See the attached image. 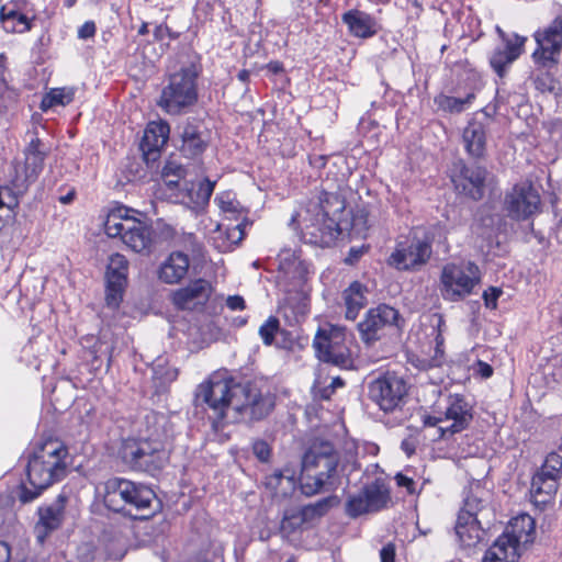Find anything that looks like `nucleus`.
<instances>
[{
	"label": "nucleus",
	"mask_w": 562,
	"mask_h": 562,
	"mask_svg": "<svg viewBox=\"0 0 562 562\" xmlns=\"http://www.w3.org/2000/svg\"><path fill=\"white\" fill-rule=\"evenodd\" d=\"M196 398L205 403L220 420L229 418L259 420L272 408L270 398L263 396L252 383H236L226 372H216L200 384Z\"/></svg>",
	"instance_id": "1"
},
{
	"label": "nucleus",
	"mask_w": 562,
	"mask_h": 562,
	"mask_svg": "<svg viewBox=\"0 0 562 562\" xmlns=\"http://www.w3.org/2000/svg\"><path fill=\"white\" fill-rule=\"evenodd\" d=\"M68 450L58 439H47L40 443L29 457L26 475L19 494L21 503L37 498L43 491L66 476Z\"/></svg>",
	"instance_id": "2"
},
{
	"label": "nucleus",
	"mask_w": 562,
	"mask_h": 562,
	"mask_svg": "<svg viewBox=\"0 0 562 562\" xmlns=\"http://www.w3.org/2000/svg\"><path fill=\"white\" fill-rule=\"evenodd\" d=\"M338 454L333 443L315 439L302 458V488L305 494H315L336 474Z\"/></svg>",
	"instance_id": "3"
},
{
	"label": "nucleus",
	"mask_w": 562,
	"mask_h": 562,
	"mask_svg": "<svg viewBox=\"0 0 562 562\" xmlns=\"http://www.w3.org/2000/svg\"><path fill=\"white\" fill-rule=\"evenodd\" d=\"M425 427L436 428L437 439L447 440L465 430L472 419V406L460 394H450L431 413L422 415Z\"/></svg>",
	"instance_id": "4"
},
{
	"label": "nucleus",
	"mask_w": 562,
	"mask_h": 562,
	"mask_svg": "<svg viewBox=\"0 0 562 562\" xmlns=\"http://www.w3.org/2000/svg\"><path fill=\"white\" fill-rule=\"evenodd\" d=\"M104 232L111 238L122 241L138 254L148 255L153 249V229L146 222L130 215L123 206L110 211L104 221Z\"/></svg>",
	"instance_id": "5"
},
{
	"label": "nucleus",
	"mask_w": 562,
	"mask_h": 562,
	"mask_svg": "<svg viewBox=\"0 0 562 562\" xmlns=\"http://www.w3.org/2000/svg\"><path fill=\"white\" fill-rule=\"evenodd\" d=\"M199 74L200 69L194 64L172 74L161 90L158 106L171 115L181 114L193 106L198 101Z\"/></svg>",
	"instance_id": "6"
},
{
	"label": "nucleus",
	"mask_w": 562,
	"mask_h": 562,
	"mask_svg": "<svg viewBox=\"0 0 562 562\" xmlns=\"http://www.w3.org/2000/svg\"><path fill=\"white\" fill-rule=\"evenodd\" d=\"M120 456L132 470L149 474L162 469L168 460L166 442L160 439L125 440Z\"/></svg>",
	"instance_id": "7"
},
{
	"label": "nucleus",
	"mask_w": 562,
	"mask_h": 562,
	"mask_svg": "<svg viewBox=\"0 0 562 562\" xmlns=\"http://www.w3.org/2000/svg\"><path fill=\"white\" fill-rule=\"evenodd\" d=\"M480 282L481 272L474 262H449L441 269L439 290L445 301L460 302L472 294Z\"/></svg>",
	"instance_id": "8"
},
{
	"label": "nucleus",
	"mask_w": 562,
	"mask_h": 562,
	"mask_svg": "<svg viewBox=\"0 0 562 562\" xmlns=\"http://www.w3.org/2000/svg\"><path fill=\"white\" fill-rule=\"evenodd\" d=\"M313 347L319 360L341 369H350L353 360L346 345V329L338 325L325 324L319 327Z\"/></svg>",
	"instance_id": "9"
},
{
	"label": "nucleus",
	"mask_w": 562,
	"mask_h": 562,
	"mask_svg": "<svg viewBox=\"0 0 562 562\" xmlns=\"http://www.w3.org/2000/svg\"><path fill=\"white\" fill-rule=\"evenodd\" d=\"M403 325L404 319L396 308L381 304L367 312L363 321L358 324V330L361 341L372 347L385 336L387 329H401Z\"/></svg>",
	"instance_id": "10"
},
{
	"label": "nucleus",
	"mask_w": 562,
	"mask_h": 562,
	"mask_svg": "<svg viewBox=\"0 0 562 562\" xmlns=\"http://www.w3.org/2000/svg\"><path fill=\"white\" fill-rule=\"evenodd\" d=\"M532 36L537 44L531 54L533 64L543 68L555 67L562 50V13L547 26L537 30Z\"/></svg>",
	"instance_id": "11"
},
{
	"label": "nucleus",
	"mask_w": 562,
	"mask_h": 562,
	"mask_svg": "<svg viewBox=\"0 0 562 562\" xmlns=\"http://www.w3.org/2000/svg\"><path fill=\"white\" fill-rule=\"evenodd\" d=\"M432 255V238L414 233L409 244L398 243L389 257L387 263L397 270L417 271L424 267Z\"/></svg>",
	"instance_id": "12"
},
{
	"label": "nucleus",
	"mask_w": 562,
	"mask_h": 562,
	"mask_svg": "<svg viewBox=\"0 0 562 562\" xmlns=\"http://www.w3.org/2000/svg\"><path fill=\"white\" fill-rule=\"evenodd\" d=\"M300 216L302 218V239L311 245L329 247L342 232V226L335 222V217L325 218L306 210Z\"/></svg>",
	"instance_id": "13"
},
{
	"label": "nucleus",
	"mask_w": 562,
	"mask_h": 562,
	"mask_svg": "<svg viewBox=\"0 0 562 562\" xmlns=\"http://www.w3.org/2000/svg\"><path fill=\"white\" fill-rule=\"evenodd\" d=\"M406 383L400 376L385 374L369 384V397L384 412H392L406 394Z\"/></svg>",
	"instance_id": "14"
},
{
	"label": "nucleus",
	"mask_w": 562,
	"mask_h": 562,
	"mask_svg": "<svg viewBox=\"0 0 562 562\" xmlns=\"http://www.w3.org/2000/svg\"><path fill=\"white\" fill-rule=\"evenodd\" d=\"M540 205V195L530 183L516 184L505 196V209L515 220L533 215Z\"/></svg>",
	"instance_id": "15"
},
{
	"label": "nucleus",
	"mask_w": 562,
	"mask_h": 562,
	"mask_svg": "<svg viewBox=\"0 0 562 562\" xmlns=\"http://www.w3.org/2000/svg\"><path fill=\"white\" fill-rule=\"evenodd\" d=\"M128 262L123 255L114 254L110 257L105 279V303L115 310L120 306L127 283Z\"/></svg>",
	"instance_id": "16"
},
{
	"label": "nucleus",
	"mask_w": 562,
	"mask_h": 562,
	"mask_svg": "<svg viewBox=\"0 0 562 562\" xmlns=\"http://www.w3.org/2000/svg\"><path fill=\"white\" fill-rule=\"evenodd\" d=\"M40 147L41 140L38 138L32 139L25 151L24 165L14 166L15 176L11 181L13 189L18 191L25 190L42 171L45 153Z\"/></svg>",
	"instance_id": "17"
},
{
	"label": "nucleus",
	"mask_w": 562,
	"mask_h": 562,
	"mask_svg": "<svg viewBox=\"0 0 562 562\" xmlns=\"http://www.w3.org/2000/svg\"><path fill=\"white\" fill-rule=\"evenodd\" d=\"M487 171L480 166H465L460 164L459 172L451 179L456 189L472 200H481L484 194V184Z\"/></svg>",
	"instance_id": "18"
},
{
	"label": "nucleus",
	"mask_w": 562,
	"mask_h": 562,
	"mask_svg": "<svg viewBox=\"0 0 562 562\" xmlns=\"http://www.w3.org/2000/svg\"><path fill=\"white\" fill-rule=\"evenodd\" d=\"M526 36L514 34V40L496 47L490 56V65L499 78L506 76L512 64L524 53Z\"/></svg>",
	"instance_id": "19"
},
{
	"label": "nucleus",
	"mask_w": 562,
	"mask_h": 562,
	"mask_svg": "<svg viewBox=\"0 0 562 562\" xmlns=\"http://www.w3.org/2000/svg\"><path fill=\"white\" fill-rule=\"evenodd\" d=\"M66 501L65 494H59L54 503L38 508L40 520L35 527L38 542L43 543L48 533L61 526Z\"/></svg>",
	"instance_id": "20"
},
{
	"label": "nucleus",
	"mask_w": 562,
	"mask_h": 562,
	"mask_svg": "<svg viewBox=\"0 0 562 562\" xmlns=\"http://www.w3.org/2000/svg\"><path fill=\"white\" fill-rule=\"evenodd\" d=\"M212 293V285L204 279H196L187 286L178 289L172 296L176 306L181 310H192L204 305Z\"/></svg>",
	"instance_id": "21"
},
{
	"label": "nucleus",
	"mask_w": 562,
	"mask_h": 562,
	"mask_svg": "<svg viewBox=\"0 0 562 562\" xmlns=\"http://www.w3.org/2000/svg\"><path fill=\"white\" fill-rule=\"evenodd\" d=\"M190 270V259L180 250L170 252L159 265L157 277L165 284H178L186 279Z\"/></svg>",
	"instance_id": "22"
},
{
	"label": "nucleus",
	"mask_w": 562,
	"mask_h": 562,
	"mask_svg": "<svg viewBox=\"0 0 562 562\" xmlns=\"http://www.w3.org/2000/svg\"><path fill=\"white\" fill-rule=\"evenodd\" d=\"M210 133L201 125L188 122L181 132V154L190 159L199 158L207 148Z\"/></svg>",
	"instance_id": "23"
},
{
	"label": "nucleus",
	"mask_w": 562,
	"mask_h": 562,
	"mask_svg": "<svg viewBox=\"0 0 562 562\" xmlns=\"http://www.w3.org/2000/svg\"><path fill=\"white\" fill-rule=\"evenodd\" d=\"M351 36L357 38H370L379 33L381 26L376 19L366 11L350 9L341 15Z\"/></svg>",
	"instance_id": "24"
},
{
	"label": "nucleus",
	"mask_w": 562,
	"mask_h": 562,
	"mask_svg": "<svg viewBox=\"0 0 562 562\" xmlns=\"http://www.w3.org/2000/svg\"><path fill=\"white\" fill-rule=\"evenodd\" d=\"M132 481L123 477L109 479L103 485V503L106 508L126 515L127 498L131 496Z\"/></svg>",
	"instance_id": "25"
},
{
	"label": "nucleus",
	"mask_w": 562,
	"mask_h": 562,
	"mask_svg": "<svg viewBox=\"0 0 562 562\" xmlns=\"http://www.w3.org/2000/svg\"><path fill=\"white\" fill-rule=\"evenodd\" d=\"M170 133V126L167 122L148 123L140 143L146 160H156L160 149L167 144Z\"/></svg>",
	"instance_id": "26"
},
{
	"label": "nucleus",
	"mask_w": 562,
	"mask_h": 562,
	"mask_svg": "<svg viewBox=\"0 0 562 562\" xmlns=\"http://www.w3.org/2000/svg\"><path fill=\"white\" fill-rule=\"evenodd\" d=\"M306 211L322 217H335V222L342 225V216L346 210V202L338 192H322L316 201H311Z\"/></svg>",
	"instance_id": "27"
},
{
	"label": "nucleus",
	"mask_w": 562,
	"mask_h": 562,
	"mask_svg": "<svg viewBox=\"0 0 562 562\" xmlns=\"http://www.w3.org/2000/svg\"><path fill=\"white\" fill-rule=\"evenodd\" d=\"M131 496L127 498L126 515L134 518H147L156 501L155 492L147 485L132 481Z\"/></svg>",
	"instance_id": "28"
},
{
	"label": "nucleus",
	"mask_w": 562,
	"mask_h": 562,
	"mask_svg": "<svg viewBox=\"0 0 562 562\" xmlns=\"http://www.w3.org/2000/svg\"><path fill=\"white\" fill-rule=\"evenodd\" d=\"M331 507V498H322L313 504L303 506L296 514L284 517L282 521L283 530H294L305 524H311L327 514Z\"/></svg>",
	"instance_id": "29"
},
{
	"label": "nucleus",
	"mask_w": 562,
	"mask_h": 562,
	"mask_svg": "<svg viewBox=\"0 0 562 562\" xmlns=\"http://www.w3.org/2000/svg\"><path fill=\"white\" fill-rule=\"evenodd\" d=\"M535 528V520L530 515H518L510 520L509 526L501 537H507L510 544L521 548L533 541Z\"/></svg>",
	"instance_id": "30"
},
{
	"label": "nucleus",
	"mask_w": 562,
	"mask_h": 562,
	"mask_svg": "<svg viewBox=\"0 0 562 562\" xmlns=\"http://www.w3.org/2000/svg\"><path fill=\"white\" fill-rule=\"evenodd\" d=\"M462 140L467 153L473 158H482L486 150V127L482 122L472 120L464 127Z\"/></svg>",
	"instance_id": "31"
},
{
	"label": "nucleus",
	"mask_w": 562,
	"mask_h": 562,
	"mask_svg": "<svg viewBox=\"0 0 562 562\" xmlns=\"http://www.w3.org/2000/svg\"><path fill=\"white\" fill-rule=\"evenodd\" d=\"M456 535L463 547H474L484 536V529L476 517L459 514L454 527Z\"/></svg>",
	"instance_id": "32"
},
{
	"label": "nucleus",
	"mask_w": 562,
	"mask_h": 562,
	"mask_svg": "<svg viewBox=\"0 0 562 562\" xmlns=\"http://www.w3.org/2000/svg\"><path fill=\"white\" fill-rule=\"evenodd\" d=\"M557 490V481L536 473L531 481V502L536 507L544 509L553 501Z\"/></svg>",
	"instance_id": "33"
},
{
	"label": "nucleus",
	"mask_w": 562,
	"mask_h": 562,
	"mask_svg": "<svg viewBox=\"0 0 562 562\" xmlns=\"http://www.w3.org/2000/svg\"><path fill=\"white\" fill-rule=\"evenodd\" d=\"M522 548L510 544L507 537H498L485 552L482 562H517Z\"/></svg>",
	"instance_id": "34"
},
{
	"label": "nucleus",
	"mask_w": 562,
	"mask_h": 562,
	"mask_svg": "<svg viewBox=\"0 0 562 562\" xmlns=\"http://www.w3.org/2000/svg\"><path fill=\"white\" fill-rule=\"evenodd\" d=\"M367 288L359 281L352 282L344 291V300L346 305V318L353 321L360 310L367 304Z\"/></svg>",
	"instance_id": "35"
},
{
	"label": "nucleus",
	"mask_w": 562,
	"mask_h": 562,
	"mask_svg": "<svg viewBox=\"0 0 562 562\" xmlns=\"http://www.w3.org/2000/svg\"><path fill=\"white\" fill-rule=\"evenodd\" d=\"M0 21L7 32L25 33L32 29V21L27 15L5 5L0 9Z\"/></svg>",
	"instance_id": "36"
},
{
	"label": "nucleus",
	"mask_w": 562,
	"mask_h": 562,
	"mask_svg": "<svg viewBox=\"0 0 562 562\" xmlns=\"http://www.w3.org/2000/svg\"><path fill=\"white\" fill-rule=\"evenodd\" d=\"M362 491L368 499V504L372 513L384 508L390 501L387 487L379 481L364 486Z\"/></svg>",
	"instance_id": "37"
},
{
	"label": "nucleus",
	"mask_w": 562,
	"mask_h": 562,
	"mask_svg": "<svg viewBox=\"0 0 562 562\" xmlns=\"http://www.w3.org/2000/svg\"><path fill=\"white\" fill-rule=\"evenodd\" d=\"M279 269L285 274L302 276L306 271L304 262L300 260L297 254L291 249H283L278 255Z\"/></svg>",
	"instance_id": "38"
},
{
	"label": "nucleus",
	"mask_w": 562,
	"mask_h": 562,
	"mask_svg": "<svg viewBox=\"0 0 562 562\" xmlns=\"http://www.w3.org/2000/svg\"><path fill=\"white\" fill-rule=\"evenodd\" d=\"M75 97V91L71 88H54L47 92L41 102V109L47 111L56 105H67Z\"/></svg>",
	"instance_id": "39"
},
{
	"label": "nucleus",
	"mask_w": 562,
	"mask_h": 562,
	"mask_svg": "<svg viewBox=\"0 0 562 562\" xmlns=\"http://www.w3.org/2000/svg\"><path fill=\"white\" fill-rule=\"evenodd\" d=\"M474 98V93H469L465 98H456L441 94L436 98L435 102L438 104L439 109L446 112L461 113L470 106Z\"/></svg>",
	"instance_id": "40"
},
{
	"label": "nucleus",
	"mask_w": 562,
	"mask_h": 562,
	"mask_svg": "<svg viewBox=\"0 0 562 562\" xmlns=\"http://www.w3.org/2000/svg\"><path fill=\"white\" fill-rule=\"evenodd\" d=\"M346 514L351 518H357L361 515L372 513L368 499L366 498V495L363 491L350 495L346 502Z\"/></svg>",
	"instance_id": "41"
},
{
	"label": "nucleus",
	"mask_w": 562,
	"mask_h": 562,
	"mask_svg": "<svg viewBox=\"0 0 562 562\" xmlns=\"http://www.w3.org/2000/svg\"><path fill=\"white\" fill-rule=\"evenodd\" d=\"M214 201L227 218L237 220V215L240 213V204L233 193L223 192Z\"/></svg>",
	"instance_id": "42"
},
{
	"label": "nucleus",
	"mask_w": 562,
	"mask_h": 562,
	"mask_svg": "<svg viewBox=\"0 0 562 562\" xmlns=\"http://www.w3.org/2000/svg\"><path fill=\"white\" fill-rule=\"evenodd\" d=\"M535 66L536 69L532 74V81L536 89L541 92H552L555 88V81L549 71L551 68H543L536 64Z\"/></svg>",
	"instance_id": "43"
},
{
	"label": "nucleus",
	"mask_w": 562,
	"mask_h": 562,
	"mask_svg": "<svg viewBox=\"0 0 562 562\" xmlns=\"http://www.w3.org/2000/svg\"><path fill=\"white\" fill-rule=\"evenodd\" d=\"M562 471V457L555 452L547 456L541 469L537 472L540 475L552 477L558 482Z\"/></svg>",
	"instance_id": "44"
},
{
	"label": "nucleus",
	"mask_w": 562,
	"mask_h": 562,
	"mask_svg": "<svg viewBox=\"0 0 562 562\" xmlns=\"http://www.w3.org/2000/svg\"><path fill=\"white\" fill-rule=\"evenodd\" d=\"M214 187L215 182L209 179H204L203 181L199 182L196 190H194L193 188L190 190L191 200L196 205L206 204L211 199V195L214 191Z\"/></svg>",
	"instance_id": "45"
},
{
	"label": "nucleus",
	"mask_w": 562,
	"mask_h": 562,
	"mask_svg": "<svg viewBox=\"0 0 562 562\" xmlns=\"http://www.w3.org/2000/svg\"><path fill=\"white\" fill-rule=\"evenodd\" d=\"M280 327V322L277 317L270 316L260 327L259 336L265 345L270 346L274 340V336Z\"/></svg>",
	"instance_id": "46"
},
{
	"label": "nucleus",
	"mask_w": 562,
	"mask_h": 562,
	"mask_svg": "<svg viewBox=\"0 0 562 562\" xmlns=\"http://www.w3.org/2000/svg\"><path fill=\"white\" fill-rule=\"evenodd\" d=\"M341 378H333L328 385L322 386L321 382L317 381L313 387L315 396L322 400H329L337 387L344 386Z\"/></svg>",
	"instance_id": "47"
},
{
	"label": "nucleus",
	"mask_w": 562,
	"mask_h": 562,
	"mask_svg": "<svg viewBox=\"0 0 562 562\" xmlns=\"http://www.w3.org/2000/svg\"><path fill=\"white\" fill-rule=\"evenodd\" d=\"M284 481L288 483L290 487L293 485L292 475H285L282 471L276 470L273 473L266 476L265 485L267 486V488L277 493Z\"/></svg>",
	"instance_id": "48"
},
{
	"label": "nucleus",
	"mask_w": 562,
	"mask_h": 562,
	"mask_svg": "<svg viewBox=\"0 0 562 562\" xmlns=\"http://www.w3.org/2000/svg\"><path fill=\"white\" fill-rule=\"evenodd\" d=\"M483 508H484L483 502L480 498H477L476 496L470 495L465 498L464 506L459 512V514H468V515H471L472 517L477 518L479 514L482 512Z\"/></svg>",
	"instance_id": "49"
},
{
	"label": "nucleus",
	"mask_w": 562,
	"mask_h": 562,
	"mask_svg": "<svg viewBox=\"0 0 562 562\" xmlns=\"http://www.w3.org/2000/svg\"><path fill=\"white\" fill-rule=\"evenodd\" d=\"M19 204L18 196L9 187L0 188V209L8 207L13 210Z\"/></svg>",
	"instance_id": "50"
},
{
	"label": "nucleus",
	"mask_w": 562,
	"mask_h": 562,
	"mask_svg": "<svg viewBox=\"0 0 562 562\" xmlns=\"http://www.w3.org/2000/svg\"><path fill=\"white\" fill-rule=\"evenodd\" d=\"M442 342H443V338H442V336L440 334H438L436 336L435 356L430 360H427V361L425 360L424 361L423 369H428V368L440 366V363L442 361V357H443V350L441 348Z\"/></svg>",
	"instance_id": "51"
},
{
	"label": "nucleus",
	"mask_w": 562,
	"mask_h": 562,
	"mask_svg": "<svg viewBox=\"0 0 562 562\" xmlns=\"http://www.w3.org/2000/svg\"><path fill=\"white\" fill-rule=\"evenodd\" d=\"M503 294L501 288L491 286L483 292L484 304L487 308L495 310L497 307V300Z\"/></svg>",
	"instance_id": "52"
},
{
	"label": "nucleus",
	"mask_w": 562,
	"mask_h": 562,
	"mask_svg": "<svg viewBox=\"0 0 562 562\" xmlns=\"http://www.w3.org/2000/svg\"><path fill=\"white\" fill-rule=\"evenodd\" d=\"M161 175L167 176V178H169V177L183 178L186 175V170L177 161L169 160L164 166Z\"/></svg>",
	"instance_id": "53"
},
{
	"label": "nucleus",
	"mask_w": 562,
	"mask_h": 562,
	"mask_svg": "<svg viewBox=\"0 0 562 562\" xmlns=\"http://www.w3.org/2000/svg\"><path fill=\"white\" fill-rule=\"evenodd\" d=\"M254 454L262 462L270 458L271 449L265 440H256L252 445Z\"/></svg>",
	"instance_id": "54"
},
{
	"label": "nucleus",
	"mask_w": 562,
	"mask_h": 562,
	"mask_svg": "<svg viewBox=\"0 0 562 562\" xmlns=\"http://www.w3.org/2000/svg\"><path fill=\"white\" fill-rule=\"evenodd\" d=\"M227 240L231 244L237 245L239 241L243 240L245 233H244V224L238 223L233 227L227 228L226 231Z\"/></svg>",
	"instance_id": "55"
},
{
	"label": "nucleus",
	"mask_w": 562,
	"mask_h": 562,
	"mask_svg": "<svg viewBox=\"0 0 562 562\" xmlns=\"http://www.w3.org/2000/svg\"><path fill=\"white\" fill-rule=\"evenodd\" d=\"M97 31L95 24L92 21L85 22L78 30V37L88 40L94 36Z\"/></svg>",
	"instance_id": "56"
},
{
	"label": "nucleus",
	"mask_w": 562,
	"mask_h": 562,
	"mask_svg": "<svg viewBox=\"0 0 562 562\" xmlns=\"http://www.w3.org/2000/svg\"><path fill=\"white\" fill-rule=\"evenodd\" d=\"M396 548L394 543L389 542L380 550L381 562H395Z\"/></svg>",
	"instance_id": "57"
},
{
	"label": "nucleus",
	"mask_w": 562,
	"mask_h": 562,
	"mask_svg": "<svg viewBox=\"0 0 562 562\" xmlns=\"http://www.w3.org/2000/svg\"><path fill=\"white\" fill-rule=\"evenodd\" d=\"M226 306L232 311H243L246 307V303L240 295H231L226 300Z\"/></svg>",
	"instance_id": "58"
},
{
	"label": "nucleus",
	"mask_w": 562,
	"mask_h": 562,
	"mask_svg": "<svg viewBox=\"0 0 562 562\" xmlns=\"http://www.w3.org/2000/svg\"><path fill=\"white\" fill-rule=\"evenodd\" d=\"M367 251V247L364 246H361V247H352L350 248L346 259H345V262L347 265H355L362 256L363 254Z\"/></svg>",
	"instance_id": "59"
},
{
	"label": "nucleus",
	"mask_w": 562,
	"mask_h": 562,
	"mask_svg": "<svg viewBox=\"0 0 562 562\" xmlns=\"http://www.w3.org/2000/svg\"><path fill=\"white\" fill-rule=\"evenodd\" d=\"M395 481L398 486L406 487V490L409 494L414 493L415 482L413 481V479H411L402 473H397L395 475Z\"/></svg>",
	"instance_id": "60"
},
{
	"label": "nucleus",
	"mask_w": 562,
	"mask_h": 562,
	"mask_svg": "<svg viewBox=\"0 0 562 562\" xmlns=\"http://www.w3.org/2000/svg\"><path fill=\"white\" fill-rule=\"evenodd\" d=\"M160 236L165 240H175L177 232L171 225L162 224L160 227Z\"/></svg>",
	"instance_id": "61"
},
{
	"label": "nucleus",
	"mask_w": 562,
	"mask_h": 562,
	"mask_svg": "<svg viewBox=\"0 0 562 562\" xmlns=\"http://www.w3.org/2000/svg\"><path fill=\"white\" fill-rule=\"evenodd\" d=\"M476 372L484 379L490 378L493 374V368L483 361L476 363Z\"/></svg>",
	"instance_id": "62"
},
{
	"label": "nucleus",
	"mask_w": 562,
	"mask_h": 562,
	"mask_svg": "<svg viewBox=\"0 0 562 562\" xmlns=\"http://www.w3.org/2000/svg\"><path fill=\"white\" fill-rule=\"evenodd\" d=\"M11 560V547L0 540V562H10Z\"/></svg>",
	"instance_id": "63"
},
{
	"label": "nucleus",
	"mask_w": 562,
	"mask_h": 562,
	"mask_svg": "<svg viewBox=\"0 0 562 562\" xmlns=\"http://www.w3.org/2000/svg\"><path fill=\"white\" fill-rule=\"evenodd\" d=\"M366 223H367V215L363 211L358 212L352 218L353 227H357L360 224H363V226H366Z\"/></svg>",
	"instance_id": "64"
}]
</instances>
